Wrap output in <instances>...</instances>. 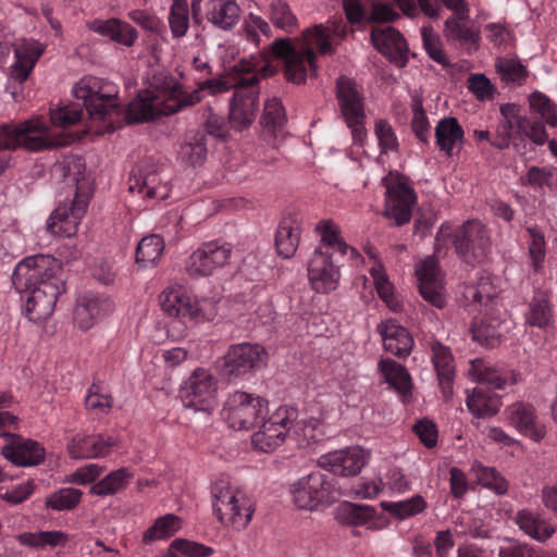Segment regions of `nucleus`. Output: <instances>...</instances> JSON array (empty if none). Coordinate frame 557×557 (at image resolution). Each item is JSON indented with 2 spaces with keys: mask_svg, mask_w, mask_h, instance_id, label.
<instances>
[{
  "mask_svg": "<svg viewBox=\"0 0 557 557\" xmlns=\"http://www.w3.org/2000/svg\"><path fill=\"white\" fill-rule=\"evenodd\" d=\"M180 529V518L168 513L158 518L154 523L146 530L143 541L150 543L172 536Z\"/></svg>",
  "mask_w": 557,
  "mask_h": 557,
  "instance_id": "obj_48",
  "label": "nucleus"
},
{
  "mask_svg": "<svg viewBox=\"0 0 557 557\" xmlns=\"http://www.w3.org/2000/svg\"><path fill=\"white\" fill-rule=\"evenodd\" d=\"M164 251L163 238L158 234H151L141 238L136 247V263L140 268L152 267L160 260Z\"/></svg>",
  "mask_w": 557,
  "mask_h": 557,
  "instance_id": "obj_41",
  "label": "nucleus"
},
{
  "mask_svg": "<svg viewBox=\"0 0 557 557\" xmlns=\"http://www.w3.org/2000/svg\"><path fill=\"white\" fill-rule=\"evenodd\" d=\"M380 369L386 382L391 386H393L399 394L406 396L411 393V377L404 366L392 359H385L381 360Z\"/></svg>",
  "mask_w": 557,
  "mask_h": 557,
  "instance_id": "obj_40",
  "label": "nucleus"
},
{
  "mask_svg": "<svg viewBox=\"0 0 557 557\" xmlns=\"http://www.w3.org/2000/svg\"><path fill=\"white\" fill-rule=\"evenodd\" d=\"M208 148L206 133L191 129L185 134L177 153L178 161L185 166H197L207 160Z\"/></svg>",
  "mask_w": 557,
  "mask_h": 557,
  "instance_id": "obj_30",
  "label": "nucleus"
},
{
  "mask_svg": "<svg viewBox=\"0 0 557 557\" xmlns=\"http://www.w3.org/2000/svg\"><path fill=\"white\" fill-rule=\"evenodd\" d=\"M10 443L1 447L2 456L17 467H36L44 463L46 449L37 441L23 436L11 437Z\"/></svg>",
  "mask_w": 557,
  "mask_h": 557,
  "instance_id": "obj_20",
  "label": "nucleus"
},
{
  "mask_svg": "<svg viewBox=\"0 0 557 557\" xmlns=\"http://www.w3.org/2000/svg\"><path fill=\"white\" fill-rule=\"evenodd\" d=\"M376 510L372 506L359 505L349 502L341 503L334 511L335 519L341 524L364 525L372 521Z\"/></svg>",
  "mask_w": 557,
  "mask_h": 557,
  "instance_id": "obj_37",
  "label": "nucleus"
},
{
  "mask_svg": "<svg viewBox=\"0 0 557 557\" xmlns=\"http://www.w3.org/2000/svg\"><path fill=\"white\" fill-rule=\"evenodd\" d=\"M503 322L497 319L485 317L478 321L473 320L470 332L472 339L485 348H495L500 343Z\"/></svg>",
  "mask_w": 557,
  "mask_h": 557,
  "instance_id": "obj_36",
  "label": "nucleus"
},
{
  "mask_svg": "<svg viewBox=\"0 0 557 557\" xmlns=\"http://www.w3.org/2000/svg\"><path fill=\"white\" fill-rule=\"evenodd\" d=\"M161 309L170 317L199 323L212 321L216 313V304L211 299H193L182 288H166L160 295Z\"/></svg>",
  "mask_w": 557,
  "mask_h": 557,
  "instance_id": "obj_6",
  "label": "nucleus"
},
{
  "mask_svg": "<svg viewBox=\"0 0 557 557\" xmlns=\"http://www.w3.org/2000/svg\"><path fill=\"white\" fill-rule=\"evenodd\" d=\"M83 492L74 487H62L49 494L45 499V508L52 511H70L81 503Z\"/></svg>",
  "mask_w": 557,
  "mask_h": 557,
  "instance_id": "obj_42",
  "label": "nucleus"
},
{
  "mask_svg": "<svg viewBox=\"0 0 557 557\" xmlns=\"http://www.w3.org/2000/svg\"><path fill=\"white\" fill-rule=\"evenodd\" d=\"M175 552H181L190 557H207L212 555L214 550L212 547L197 542L176 539L171 543L168 553L163 557H177Z\"/></svg>",
  "mask_w": 557,
  "mask_h": 557,
  "instance_id": "obj_57",
  "label": "nucleus"
},
{
  "mask_svg": "<svg viewBox=\"0 0 557 557\" xmlns=\"http://www.w3.org/2000/svg\"><path fill=\"white\" fill-rule=\"evenodd\" d=\"M12 284L20 294H27L25 313L29 321L49 318L59 296L65 292L62 264L50 255H34L21 260L12 274Z\"/></svg>",
  "mask_w": 557,
  "mask_h": 557,
  "instance_id": "obj_1",
  "label": "nucleus"
},
{
  "mask_svg": "<svg viewBox=\"0 0 557 557\" xmlns=\"http://www.w3.org/2000/svg\"><path fill=\"white\" fill-rule=\"evenodd\" d=\"M519 133L523 134L535 145H544L547 141V133L543 122L532 121L525 117L520 122Z\"/></svg>",
  "mask_w": 557,
  "mask_h": 557,
  "instance_id": "obj_61",
  "label": "nucleus"
},
{
  "mask_svg": "<svg viewBox=\"0 0 557 557\" xmlns=\"http://www.w3.org/2000/svg\"><path fill=\"white\" fill-rule=\"evenodd\" d=\"M422 40L424 49L433 61L437 62L444 67H449L451 65L450 61L442 49V42L438 36L434 35L432 32L424 27L422 28Z\"/></svg>",
  "mask_w": 557,
  "mask_h": 557,
  "instance_id": "obj_59",
  "label": "nucleus"
},
{
  "mask_svg": "<svg viewBox=\"0 0 557 557\" xmlns=\"http://www.w3.org/2000/svg\"><path fill=\"white\" fill-rule=\"evenodd\" d=\"M457 256L469 265L483 263L491 253L492 242L487 227L478 220H468L451 234Z\"/></svg>",
  "mask_w": 557,
  "mask_h": 557,
  "instance_id": "obj_4",
  "label": "nucleus"
},
{
  "mask_svg": "<svg viewBox=\"0 0 557 557\" xmlns=\"http://www.w3.org/2000/svg\"><path fill=\"white\" fill-rule=\"evenodd\" d=\"M231 253L232 245L228 243H205L189 256L186 270L193 276L210 275L227 263Z\"/></svg>",
  "mask_w": 557,
  "mask_h": 557,
  "instance_id": "obj_17",
  "label": "nucleus"
},
{
  "mask_svg": "<svg viewBox=\"0 0 557 557\" xmlns=\"http://www.w3.org/2000/svg\"><path fill=\"white\" fill-rule=\"evenodd\" d=\"M164 107L159 108V99L151 91L145 90L129 102L125 119L128 124L145 123L154 116L164 115Z\"/></svg>",
  "mask_w": 557,
  "mask_h": 557,
  "instance_id": "obj_31",
  "label": "nucleus"
},
{
  "mask_svg": "<svg viewBox=\"0 0 557 557\" xmlns=\"http://www.w3.org/2000/svg\"><path fill=\"white\" fill-rule=\"evenodd\" d=\"M373 46L399 67L408 63L409 49L403 35L392 26L375 27L371 32Z\"/></svg>",
  "mask_w": 557,
  "mask_h": 557,
  "instance_id": "obj_21",
  "label": "nucleus"
},
{
  "mask_svg": "<svg viewBox=\"0 0 557 557\" xmlns=\"http://www.w3.org/2000/svg\"><path fill=\"white\" fill-rule=\"evenodd\" d=\"M416 275L422 298L436 308H443L446 300L442 294L443 283L437 259L428 256L417 265Z\"/></svg>",
  "mask_w": 557,
  "mask_h": 557,
  "instance_id": "obj_19",
  "label": "nucleus"
},
{
  "mask_svg": "<svg viewBox=\"0 0 557 557\" xmlns=\"http://www.w3.org/2000/svg\"><path fill=\"white\" fill-rule=\"evenodd\" d=\"M320 421L315 418L293 422L292 433L307 443L317 442Z\"/></svg>",
  "mask_w": 557,
  "mask_h": 557,
  "instance_id": "obj_63",
  "label": "nucleus"
},
{
  "mask_svg": "<svg viewBox=\"0 0 557 557\" xmlns=\"http://www.w3.org/2000/svg\"><path fill=\"white\" fill-rule=\"evenodd\" d=\"M497 292L488 277H481L476 285H468L463 296L473 305L490 307L494 304Z\"/></svg>",
  "mask_w": 557,
  "mask_h": 557,
  "instance_id": "obj_47",
  "label": "nucleus"
},
{
  "mask_svg": "<svg viewBox=\"0 0 557 557\" xmlns=\"http://www.w3.org/2000/svg\"><path fill=\"white\" fill-rule=\"evenodd\" d=\"M426 504L422 496L416 495L410 499L395 503H382V507L396 517L404 519L424 510Z\"/></svg>",
  "mask_w": 557,
  "mask_h": 557,
  "instance_id": "obj_56",
  "label": "nucleus"
},
{
  "mask_svg": "<svg viewBox=\"0 0 557 557\" xmlns=\"http://www.w3.org/2000/svg\"><path fill=\"white\" fill-rule=\"evenodd\" d=\"M377 332L382 336L384 348L386 351L406 358L412 350L413 338L406 327L398 324L394 319L382 321L377 325Z\"/></svg>",
  "mask_w": 557,
  "mask_h": 557,
  "instance_id": "obj_24",
  "label": "nucleus"
},
{
  "mask_svg": "<svg viewBox=\"0 0 557 557\" xmlns=\"http://www.w3.org/2000/svg\"><path fill=\"white\" fill-rule=\"evenodd\" d=\"M530 236L529 256L535 271H539L544 262L546 255V242L543 232L535 225L525 228Z\"/></svg>",
  "mask_w": 557,
  "mask_h": 557,
  "instance_id": "obj_55",
  "label": "nucleus"
},
{
  "mask_svg": "<svg viewBox=\"0 0 557 557\" xmlns=\"http://www.w3.org/2000/svg\"><path fill=\"white\" fill-rule=\"evenodd\" d=\"M462 20L463 18H460L459 15L447 18L445 22L446 35L454 40H459L460 42L478 44L480 39V32L462 24Z\"/></svg>",
  "mask_w": 557,
  "mask_h": 557,
  "instance_id": "obj_53",
  "label": "nucleus"
},
{
  "mask_svg": "<svg viewBox=\"0 0 557 557\" xmlns=\"http://www.w3.org/2000/svg\"><path fill=\"white\" fill-rule=\"evenodd\" d=\"M287 121L285 108L277 98H272L264 103L263 113L260 117V124L264 131L276 134Z\"/></svg>",
  "mask_w": 557,
  "mask_h": 557,
  "instance_id": "obj_44",
  "label": "nucleus"
},
{
  "mask_svg": "<svg viewBox=\"0 0 557 557\" xmlns=\"http://www.w3.org/2000/svg\"><path fill=\"white\" fill-rule=\"evenodd\" d=\"M432 362L436 370L440 386L445 399L453 395L455 364L450 348L438 341L431 342Z\"/></svg>",
  "mask_w": 557,
  "mask_h": 557,
  "instance_id": "obj_26",
  "label": "nucleus"
},
{
  "mask_svg": "<svg viewBox=\"0 0 557 557\" xmlns=\"http://www.w3.org/2000/svg\"><path fill=\"white\" fill-rule=\"evenodd\" d=\"M466 405L474 417L491 418L499 411L502 400L497 394L490 393L484 386H479L467 397Z\"/></svg>",
  "mask_w": 557,
  "mask_h": 557,
  "instance_id": "obj_34",
  "label": "nucleus"
},
{
  "mask_svg": "<svg viewBox=\"0 0 557 557\" xmlns=\"http://www.w3.org/2000/svg\"><path fill=\"white\" fill-rule=\"evenodd\" d=\"M42 52L44 48L36 42H26L16 49L12 77L20 83L26 81Z\"/></svg>",
  "mask_w": 557,
  "mask_h": 557,
  "instance_id": "obj_35",
  "label": "nucleus"
},
{
  "mask_svg": "<svg viewBox=\"0 0 557 557\" xmlns=\"http://www.w3.org/2000/svg\"><path fill=\"white\" fill-rule=\"evenodd\" d=\"M268 401L246 392H235L227 398L222 414L235 430H250L264 419Z\"/></svg>",
  "mask_w": 557,
  "mask_h": 557,
  "instance_id": "obj_10",
  "label": "nucleus"
},
{
  "mask_svg": "<svg viewBox=\"0 0 557 557\" xmlns=\"http://www.w3.org/2000/svg\"><path fill=\"white\" fill-rule=\"evenodd\" d=\"M336 99L355 143L362 144L367 136L366 114L363 99L357 89L356 82L346 76H339L336 79Z\"/></svg>",
  "mask_w": 557,
  "mask_h": 557,
  "instance_id": "obj_11",
  "label": "nucleus"
},
{
  "mask_svg": "<svg viewBox=\"0 0 557 557\" xmlns=\"http://www.w3.org/2000/svg\"><path fill=\"white\" fill-rule=\"evenodd\" d=\"M75 103L58 106L50 110V121L54 126L67 128L77 124L83 116L84 109L94 120H104L117 108V91L101 78L95 76L83 77L73 87Z\"/></svg>",
  "mask_w": 557,
  "mask_h": 557,
  "instance_id": "obj_3",
  "label": "nucleus"
},
{
  "mask_svg": "<svg viewBox=\"0 0 557 557\" xmlns=\"http://www.w3.org/2000/svg\"><path fill=\"white\" fill-rule=\"evenodd\" d=\"M268 352L260 344H233L222 358L221 372L228 380L237 379L265 366Z\"/></svg>",
  "mask_w": 557,
  "mask_h": 557,
  "instance_id": "obj_14",
  "label": "nucleus"
},
{
  "mask_svg": "<svg viewBox=\"0 0 557 557\" xmlns=\"http://www.w3.org/2000/svg\"><path fill=\"white\" fill-rule=\"evenodd\" d=\"M529 106L531 111L539 113L549 126L557 127V104L545 94L532 92L529 96Z\"/></svg>",
  "mask_w": 557,
  "mask_h": 557,
  "instance_id": "obj_50",
  "label": "nucleus"
},
{
  "mask_svg": "<svg viewBox=\"0 0 557 557\" xmlns=\"http://www.w3.org/2000/svg\"><path fill=\"white\" fill-rule=\"evenodd\" d=\"M298 418V410L292 406L278 407L267 420H261L260 430L252 435V444L264 453L282 445L292 433L293 422Z\"/></svg>",
  "mask_w": 557,
  "mask_h": 557,
  "instance_id": "obj_13",
  "label": "nucleus"
},
{
  "mask_svg": "<svg viewBox=\"0 0 557 557\" xmlns=\"http://www.w3.org/2000/svg\"><path fill=\"white\" fill-rule=\"evenodd\" d=\"M128 190L149 199L168 197V187L161 184L159 174L152 165L139 168L131 175Z\"/></svg>",
  "mask_w": 557,
  "mask_h": 557,
  "instance_id": "obj_25",
  "label": "nucleus"
},
{
  "mask_svg": "<svg viewBox=\"0 0 557 557\" xmlns=\"http://www.w3.org/2000/svg\"><path fill=\"white\" fill-rule=\"evenodd\" d=\"M372 276L374 278L375 288L380 298L393 311H398L401 308L400 302L394 296V287L388 282L386 275L379 270H372Z\"/></svg>",
  "mask_w": 557,
  "mask_h": 557,
  "instance_id": "obj_58",
  "label": "nucleus"
},
{
  "mask_svg": "<svg viewBox=\"0 0 557 557\" xmlns=\"http://www.w3.org/2000/svg\"><path fill=\"white\" fill-rule=\"evenodd\" d=\"M212 508L218 519L225 525L242 530L248 525L253 510L249 499L240 491L228 485L215 484L212 487Z\"/></svg>",
  "mask_w": 557,
  "mask_h": 557,
  "instance_id": "obj_7",
  "label": "nucleus"
},
{
  "mask_svg": "<svg viewBox=\"0 0 557 557\" xmlns=\"http://www.w3.org/2000/svg\"><path fill=\"white\" fill-rule=\"evenodd\" d=\"M242 10L236 0H208L206 17L214 27L231 30L238 23Z\"/></svg>",
  "mask_w": 557,
  "mask_h": 557,
  "instance_id": "obj_29",
  "label": "nucleus"
},
{
  "mask_svg": "<svg viewBox=\"0 0 557 557\" xmlns=\"http://www.w3.org/2000/svg\"><path fill=\"white\" fill-rule=\"evenodd\" d=\"M552 319V311L545 293H536L530 302L527 321L530 325L544 327Z\"/></svg>",
  "mask_w": 557,
  "mask_h": 557,
  "instance_id": "obj_49",
  "label": "nucleus"
},
{
  "mask_svg": "<svg viewBox=\"0 0 557 557\" xmlns=\"http://www.w3.org/2000/svg\"><path fill=\"white\" fill-rule=\"evenodd\" d=\"M270 20L275 27L286 33H293L297 27V18L295 14L292 12L289 5L282 0L271 3Z\"/></svg>",
  "mask_w": 557,
  "mask_h": 557,
  "instance_id": "obj_51",
  "label": "nucleus"
},
{
  "mask_svg": "<svg viewBox=\"0 0 557 557\" xmlns=\"http://www.w3.org/2000/svg\"><path fill=\"white\" fill-rule=\"evenodd\" d=\"M319 466L329 470V474L354 476L357 475L367 462L364 450L360 447H350L345 450L333 451L319 458Z\"/></svg>",
  "mask_w": 557,
  "mask_h": 557,
  "instance_id": "obj_22",
  "label": "nucleus"
},
{
  "mask_svg": "<svg viewBox=\"0 0 557 557\" xmlns=\"http://www.w3.org/2000/svg\"><path fill=\"white\" fill-rule=\"evenodd\" d=\"M184 404L195 411L211 413L216 407V380L203 368H197L183 388Z\"/></svg>",
  "mask_w": 557,
  "mask_h": 557,
  "instance_id": "obj_15",
  "label": "nucleus"
},
{
  "mask_svg": "<svg viewBox=\"0 0 557 557\" xmlns=\"http://www.w3.org/2000/svg\"><path fill=\"white\" fill-rule=\"evenodd\" d=\"M510 424L534 442H540L546 434L545 426L535 423L534 408L531 405L516 403L506 409Z\"/></svg>",
  "mask_w": 557,
  "mask_h": 557,
  "instance_id": "obj_28",
  "label": "nucleus"
},
{
  "mask_svg": "<svg viewBox=\"0 0 557 557\" xmlns=\"http://www.w3.org/2000/svg\"><path fill=\"white\" fill-rule=\"evenodd\" d=\"M315 232L321 236V244L319 247L327 251L332 249L341 255H346L349 250L351 256H357L358 252L355 248L348 246L341 236L339 227L332 220H321L315 225Z\"/></svg>",
  "mask_w": 557,
  "mask_h": 557,
  "instance_id": "obj_38",
  "label": "nucleus"
},
{
  "mask_svg": "<svg viewBox=\"0 0 557 557\" xmlns=\"http://www.w3.org/2000/svg\"><path fill=\"white\" fill-rule=\"evenodd\" d=\"M472 471L475 473L479 482L497 494H505L508 491V482L500 475L495 468L484 467L481 463H474Z\"/></svg>",
  "mask_w": 557,
  "mask_h": 557,
  "instance_id": "obj_52",
  "label": "nucleus"
},
{
  "mask_svg": "<svg viewBox=\"0 0 557 557\" xmlns=\"http://www.w3.org/2000/svg\"><path fill=\"white\" fill-rule=\"evenodd\" d=\"M172 37L183 38L189 28V5L187 0H173L168 16Z\"/></svg>",
  "mask_w": 557,
  "mask_h": 557,
  "instance_id": "obj_45",
  "label": "nucleus"
},
{
  "mask_svg": "<svg viewBox=\"0 0 557 557\" xmlns=\"http://www.w3.org/2000/svg\"><path fill=\"white\" fill-rule=\"evenodd\" d=\"M62 145L61 140L50 136L48 126L39 122L26 121L20 125L4 123L0 126V149L23 146L30 151H40Z\"/></svg>",
  "mask_w": 557,
  "mask_h": 557,
  "instance_id": "obj_5",
  "label": "nucleus"
},
{
  "mask_svg": "<svg viewBox=\"0 0 557 557\" xmlns=\"http://www.w3.org/2000/svg\"><path fill=\"white\" fill-rule=\"evenodd\" d=\"M375 135L382 152L386 153L397 148V137L393 127L385 120H380L375 123Z\"/></svg>",
  "mask_w": 557,
  "mask_h": 557,
  "instance_id": "obj_62",
  "label": "nucleus"
},
{
  "mask_svg": "<svg viewBox=\"0 0 557 557\" xmlns=\"http://www.w3.org/2000/svg\"><path fill=\"white\" fill-rule=\"evenodd\" d=\"M258 75L252 74L243 77L235 85L230 112L228 123L236 131L248 128L255 121L259 107Z\"/></svg>",
  "mask_w": 557,
  "mask_h": 557,
  "instance_id": "obj_12",
  "label": "nucleus"
},
{
  "mask_svg": "<svg viewBox=\"0 0 557 557\" xmlns=\"http://www.w3.org/2000/svg\"><path fill=\"white\" fill-rule=\"evenodd\" d=\"M322 55L333 54L335 48L324 30L323 24H315L302 30L295 39L281 38L270 45L272 55L285 61V76L288 82L301 84L308 71L311 76L318 75L317 52Z\"/></svg>",
  "mask_w": 557,
  "mask_h": 557,
  "instance_id": "obj_2",
  "label": "nucleus"
},
{
  "mask_svg": "<svg viewBox=\"0 0 557 557\" xmlns=\"http://www.w3.org/2000/svg\"><path fill=\"white\" fill-rule=\"evenodd\" d=\"M382 185L386 189L384 215L394 220L397 226L409 223L417 203V195L408 185V178L391 172L382 178Z\"/></svg>",
  "mask_w": 557,
  "mask_h": 557,
  "instance_id": "obj_9",
  "label": "nucleus"
},
{
  "mask_svg": "<svg viewBox=\"0 0 557 557\" xmlns=\"http://www.w3.org/2000/svg\"><path fill=\"white\" fill-rule=\"evenodd\" d=\"M300 242V226L296 219L287 216L282 219L275 234V247L277 253L285 258H292Z\"/></svg>",
  "mask_w": 557,
  "mask_h": 557,
  "instance_id": "obj_33",
  "label": "nucleus"
},
{
  "mask_svg": "<svg viewBox=\"0 0 557 557\" xmlns=\"http://www.w3.org/2000/svg\"><path fill=\"white\" fill-rule=\"evenodd\" d=\"M463 137V128L454 116L443 117L435 126L436 147L448 157L453 156L456 146L462 145Z\"/></svg>",
  "mask_w": 557,
  "mask_h": 557,
  "instance_id": "obj_32",
  "label": "nucleus"
},
{
  "mask_svg": "<svg viewBox=\"0 0 557 557\" xmlns=\"http://www.w3.org/2000/svg\"><path fill=\"white\" fill-rule=\"evenodd\" d=\"M498 71L507 83H520L528 76L527 69L515 60H505L498 65Z\"/></svg>",
  "mask_w": 557,
  "mask_h": 557,
  "instance_id": "obj_64",
  "label": "nucleus"
},
{
  "mask_svg": "<svg viewBox=\"0 0 557 557\" xmlns=\"http://www.w3.org/2000/svg\"><path fill=\"white\" fill-rule=\"evenodd\" d=\"M516 520L519 528L525 534L539 542L546 541L555 532V529L550 524L524 510L518 512Z\"/></svg>",
  "mask_w": 557,
  "mask_h": 557,
  "instance_id": "obj_43",
  "label": "nucleus"
},
{
  "mask_svg": "<svg viewBox=\"0 0 557 557\" xmlns=\"http://www.w3.org/2000/svg\"><path fill=\"white\" fill-rule=\"evenodd\" d=\"M132 476L126 468H120L110 472L102 480L90 486V494L98 496L114 495L120 490L124 488L127 480Z\"/></svg>",
  "mask_w": 557,
  "mask_h": 557,
  "instance_id": "obj_46",
  "label": "nucleus"
},
{
  "mask_svg": "<svg viewBox=\"0 0 557 557\" xmlns=\"http://www.w3.org/2000/svg\"><path fill=\"white\" fill-rule=\"evenodd\" d=\"M116 444L113 437L104 438L101 435H76L67 444V449L72 458L89 459L107 456L110 448Z\"/></svg>",
  "mask_w": 557,
  "mask_h": 557,
  "instance_id": "obj_27",
  "label": "nucleus"
},
{
  "mask_svg": "<svg viewBox=\"0 0 557 557\" xmlns=\"http://www.w3.org/2000/svg\"><path fill=\"white\" fill-rule=\"evenodd\" d=\"M413 117L411 121V128L416 137L423 144L429 143L430 137V123L423 110L422 101L414 99L412 104Z\"/></svg>",
  "mask_w": 557,
  "mask_h": 557,
  "instance_id": "obj_60",
  "label": "nucleus"
},
{
  "mask_svg": "<svg viewBox=\"0 0 557 557\" xmlns=\"http://www.w3.org/2000/svg\"><path fill=\"white\" fill-rule=\"evenodd\" d=\"M77 184V191L70 208L64 206L57 207L47 221V231L53 235L70 237L76 232L78 221L84 216L88 201V194H81L79 181L75 175L71 178Z\"/></svg>",
  "mask_w": 557,
  "mask_h": 557,
  "instance_id": "obj_16",
  "label": "nucleus"
},
{
  "mask_svg": "<svg viewBox=\"0 0 557 557\" xmlns=\"http://www.w3.org/2000/svg\"><path fill=\"white\" fill-rule=\"evenodd\" d=\"M295 505L300 509L313 510L320 504L335 502L341 493L331 474L313 471L292 485Z\"/></svg>",
  "mask_w": 557,
  "mask_h": 557,
  "instance_id": "obj_8",
  "label": "nucleus"
},
{
  "mask_svg": "<svg viewBox=\"0 0 557 557\" xmlns=\"http://www.w3.org/2000/svg\"><path fill=\"white\" fill-rule=\"evenodd\" d=\"M128 17L139 25L143 29L152 33L162 39L165 38L166 27L165 24L154 14L146 10H132L128 12Z\"/></svg>",
  "mask_w": 557,
  "mask_h": 557,
  "instance_id": "obj_54",
  "label": "nucleus"
},
{
  "mask_svg": "<svg viewBox=\"0 0 557 557\" xmlns=\"http://www.w3.org/2000/svg\"><path fill=\"white\" fill-rule=\"evenodd\" d=\"M17 541L25 546L36 549H45L46 547L64 546L69 542V534L62 531H39L24 532L17 535Z\"/></svg>",
  "mask_w": 557,
  "mask_h": 557,
  "instance_id": "obj_39",
  "label": "nucleus"
},
{
  "mask_svg": "<svg viewBox=\"0 0 557 557\" xmlns=\"http://www.w3.org/2000/svg\"><path fill=\"white\" fill-rule=\"evenodd\" d=\"M113 302L109 297L87 293L81 296L74 309V322L82 330H89L98 319L113 311Z\"/></svg>",
  "mask_w": 557,
  "mask_h": 557,
  "instance_id": "obj_23",
  "label": "nucleus"
},
{
  "mask_svg": "<svg viewBox=\"0 0 557 557\" xmlns=\"http://www.w3.org/2000/svg\"><path fill=\"white\" fill-rule=\"evenodd\" d=\"M308 277L317 293L327 294L336 289L339 271L335 268L332 253L317 247L308 263Z\"/></svg>",
  "mask_w": 557,
  "mask_h": 557,
  "instance_id": "obj_18",
  "label": "nucleus"
}]
</instances>
